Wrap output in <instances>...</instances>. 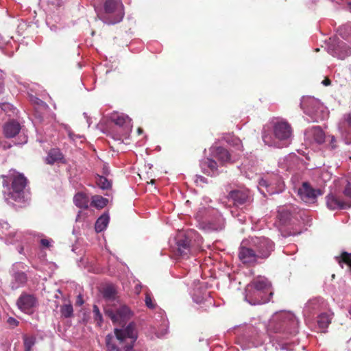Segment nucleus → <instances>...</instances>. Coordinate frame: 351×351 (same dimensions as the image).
<instances>
[{"label":"nucleus","mask_w":351,"mask_h":351,"mask_svg":"<svg viewBox=\"0 0 351 351\" xmlns=\"http://www.w3.org/2000/svg\"><path fill=\"white\" fill-rule=\"evenodd\" d=\"M339 34L348 43L339 39L334 40L330 48L332 54L339 59H344L351 55V24L341 26L338 29Z\"/></svg>","instance_id":"obj_5"},{"label":"nucleus","mask_w":351,"mask_h":351,"mask_svg":"<svg viewBox=\"0 0 351 351\" xmlns=\"http://www.w3.org/2000/svg\"><path fill=\"white\" fill-rule=\"evenodd\" d=\"M108 203V199L100 195H94L92 197L91 205L97 208H103Z\"/></svg>","instance_id":"obj_31"},{"label":"nucleus","mask_w":351,"mask_h":351,"mask_svg":"<svg viewBox=\"0 0 351 351\" xmlns=\"http://www.w3.org/2000/svg\"><path fill=\"white\" fill-rule=\"evenodd\" d=\"M227 142L232 145V146L236 147L237 149H242L243 145L239 138L234 136H232L229 140L227 141Z\"/></svg>","instance_id":"obj_37"},{"label":"nucleus","mask_w":351,"mask_h":351,"mask_svg":"<svg viewBox=\"0 0 351 351\" xmlns=\"http://www.w3.org/2000/svg\"><path fill=\"white\" fill-rule=\"evenodd\" d=\"M8 236V239L10 240V243H12L15 241H21L22 233L18 232H10Z\"/></svg>","instance_id":"obj_38"},{"label":"nucleus","mask_w":351,"mask_h":351,"mask_svg":"<svg viewBox=\"0 0 351 351\" xmlns=\"http://www.w3.org/2000/svg\"><path fill=\"white\" fill-rule=\"evenodd\" d=\"M75 206L82 208H88V199L86 195L82 193H77L73 198Z\"/></svg>","instance_id":"obj_29"},{"label":"nucleus","mask_w":351,"mask_h":351,"mask_svg":"<svg viewBox=\"0 0 351 351\" xmlns=\"http://www.w3.org/2000/svg\"><path fill=\"white\" fill-rule=\"evenodd\" d=\"M84 115L87 119V123L88 124V126H90V119L87 117V114L86 112H84Z\"/></svg>","instance_id":"obj_53"},{"label":"nucleus","mask_w":351,"mask_h":351,"mask_svg":"<svg viewBox=\"0 0 351 351\" xmlns=\"http://www.w3.org/2000/svg\"><path fill=\"white\" fill-rule=\"evenodd\" d=\"M104 23L114 25L122 21L124 16L123 5L121 0H104V11L97 14Z\"/></svg>","instance_id":"obj_4"},{"label":"nucleus","mask_w":351,"mask_h":351,"mask_svg":"<svg viewBox=\"0 0 351 351\" xmlns=\"http://www.w3.org/2000/svg\"><path fill=\"white\" fill-rule=\"evenodd\" d=\"M141 287H142V286H141V284H137V285H136L135 289H136V293H137L138 294L140 293L141 289Z\"/></svg>","instance_id":"obj_51"},{"label":"nucleus","mask_w":351,"mask_h":351,"mask_svg":"<svg viewBox=\"0 0 351 351\" xmlns=\"http://www.w3.org/2000/svg\"><path fill=\"white\" fill-rule=\"evenodd\" d=\"M27 136H23V140L22 141V142H21V144H22V143H26V142H27Z\"/></svg>","instance_id":"obj_54"},{"label":"nucleus","mask_w":351,"mask_h":351,"mask_svg":"<svg viewBox=\"0 0 351 351\" xmlns=\"http://www.w3.org/2000/svg\"><path fill=\"white\" fill-rule=\"evenodd\" d=\"M63 159V155L60 149H51L45 159L47 164L53 165L55 162H60Z\"/></svg>","instance_id":"obj_24"},{"label":"nucleus","mask_w":351,"mask_h":351,"mask_svg":"<svg viewBox=\"0 0 351 351\" xmlns=\"http://www.w3.org/2000/svg\"><path fill=\"white\" fill-rule=\"evenodd\" d=\"M7 322L10 326H16L19 324V322L16 319H14V317H10L8 319Z\"/></svg>","instance_id":"obj_45"},{"label":"nucleus","mask_w":351,"mask_h":351,"mask_svg":"<svg viewBox=\"0 0 351 351\" xmlns=\"http://www.w3.org/2000/svg\"><path fill=\"white\" fill-rule=\"evenodd\" d=\"M193 300L197 303H202V300H203V298H196L194 297Z\"/></svg>","instance_id":"obj_52"},{"label":"nucleus","mask_w":351,"mask_h":351,"mask_svg":"<svg viewBox=\"0 0 351 351\" xmlns=\"http://www.w3.org/2000/svg\"><path fill=\"white\" fill-rule=\"evenodd\" d=\"M245 300L252 305H259L267 302L270 297H266L263 293L255 292V289L248 290V285L245 288ZM272 295V292L269 293V296Z\"/></svg>","instance_id":"obj_14"},{"label":"nucleus","mask_w":351,"mask_h":351,"mask_svg":"<svg viewBox=\"0 0 351 351\" xmlns=\"http://www.w3.org/2000/svg\"><path fill=\"white\" fill-rule=\"evenodd\" d=\"M322 84L326 86H329L330 84V80L326 77L322 82Z\"/></svg>","instance_id":"obj_50"},{"label":"nucleus","mask_w":351,"mask_h":351,"mask_svg":"<svg viewBox=\"0 0 351 351\" xmlns=\"http://www.w3.org/2000/svg\"><path fill=\"white\" fill-rule=\"evenodd\" d=\"M110 220V217L108 214H104L100 216L95 222V229L97 232H101L104 230Z\"/></svg>","instance_id":"obj_26"},{"label":"nucleus","mask_w":351,"mask_h":351,"mask_svg":"<svg viewBox=\"0 0 351 351\" xmlns=\"http://www.w3.org/2000/svg\"><path fill=\"white\" fill-rule=\"evenodd\" d=\"M324 302L321 298H313L309 300L304 308V315L310 317L315 312L320 310Z\"/></svg>","instance_id":"obj_19"},{"label":"nucleus","mask_w":351,"mask_h":351,"mask_svg":"<svg viewBox=\"0 0 351 351\" xmlns=\"http://www.w3.org/2000/svg\"><path fill=\"white\" fill-rule=\"evenodd\" d=\"M21 130L20 124L12 121L5 124L3 127V133L6 138H13L19 133Z\"/></svg>","instance_id":"obj_20"},{"label":"nucleus","mask_w":351,"mask_h":351,"mask_svg":"<svg viewBox=\"0 0 351 351\" xmlns=\"http://www.w3.org/2000/svg\"><path fill=\"white\" fill-rule=\"evenodd\" d=\"M201 168L208 173H215L217 170V164L216 161L210 158H206L201 161Z\"/></svg>","instance_id":"obj_23"},{"label":"nucleus","mask_w":351,"mask_h":351,"mask_svg":"<svg viewBox=\"0 0 351 351\" xmlns=\"http://www.w3.org/2000/svg\"><path fill=\"white\" fill-rule=\"evenodd\" d=\"M2 146L3 147L4 149L10 148L11 147L10 145H6L5 144L2 145Z\"/></svg>","instance_id":"obj_56"},{"label":"nucleus","mask_w":351,"mask_h":351,"mask_svg":"<svg viewBox=\"0 0 351 351\" xmlns=\"http://www.w3.org/2000/svg\"><path fill=\"white\" fill-rule=\"evenodd\" d=\"M239 258L243 263L250 265L258 263L260 260L259 257L256 256L255 249L251 247L250 240L248 243L246 241L241 243L239 250Z\"/></svg>","instance_id":"obj_9"},{"label":"nucleus","mask_w":351,"mask_h":351,"mask_svg":"<svg viewBox=\"0 0 351 351\" xmlns=\"http://www.w3.org/2000/svg\"><path fill=\"white\" fill-rule=\"evenodd\" d=\"M79 302H80V304H82V302H81V300L77 301V303H79Z\"/></svg>","instance_id":"obj_62"},{"label":"nucleus","mask_w":351,"mask_h":351,"mask_svg":"<svg viewBox=\"0 0 351 351\" xmlns=\"http://www.w3.org/2000/svg\"><path fill=\"white\" fill-rule=\"evenodd\" d=\"M35 343V340L32 337H24V347L25 351H31L33 346Z\"/></svg>","instance_id":"obj_36"},{"label":"nucleus","mask_w":351,"mask_h":351,"mask_svg":"<svg viewBox=\"0 0 351 351\" xmlns=\"http://www.w3.org/2000/svg\"><path fill=\"white\" fill-rule=\"evenodd\" d=\"M304 113L308 115L313 122H319L326 119L328 116L327 109L315 99H308L301 103Z\"/></svg>","instance_id":"obj_7"},{"label":"nucleus","mask_w":351,"mask_h":351,"mask_svg":"<svg viewBox=\"0 0 351 351\" xmlns=\"http://www.w3.org/2000/svg\"><path fill=\"white\" fill-rule=\"evenodd\" d=\"M189 242H190V241L186 237H184V239H180L178 240L177 250H178V254L180 256H187L188 254L189 253V252H190Z\"/></svg>","instance_id":"obj_25"},{"label":"nucleus","mask_w":351,"mask_h":351,"mask_svg":"<svg viewBox=\"0 0 351 351\" xmlns=\"http://www.w3.org/2000/svg\"><path fill=\"white\" fill-rule=\"evenodd\" d=\"M343 193L345 196L351 198V183L350 182L346 184Z\"/></svg>","instance_id":"obj_43"},{"label":"nucleus","mask_w":351,"mask_h":351,"mask_svg":"<svg viewBox=\"0 0 351 351\" xmlns=\"http://www.w3.org/2000/svg\"><path fill=\"white\" fill-rule=\"evenodd\" d=\"M14 282L12 283V289H16L27 282V276L24 272H17L14 274Z\"/></svg>","instance_id":"obj_28"},{"label":"nucleus","mask_w":351,"mask_h":351,"mask_svg":"<svg viewBox=\"0 0 351 351\" xmlns=\"http://www.w3.org/2000/svg\"><path fill=\"white\" fill-rule=\"evenodd\" d=\"M251 247L255 249L256 256L266 259L274 250V243L265 237H252L250 239Z\"/></svg>","instance_id":"obj_8"},{"label":"nucleus","mask_w":351,"mask_h":351,"mask_svg":"<svg viewBox=\"0 0 351 351\" xmlns=\"http://www.w3.org/2000/svg\"><path fill=\"white\" fill-rule=\"evenodd\" d=\"M50 242L51 241L49 239H43L40 240V243L42 245L49 247L50 246Z\"/></svg>","instance_id":"obj_47"},{"label":"nucleus","mask_w":351,"mask_h":351,"mask_svg":"<svg viewBox=\"0 0 351 351\" xmlns=\"http://www.w3.org/2000/svg\"><path fill=\"white\" fill-rule=\"evenodd\" d=\"M102 293L106 300H113L116 298L117 291L113 285H109L103 289Z\"/></svg>","instance_id":"obj_30"},{"label":"nucleus","mask_w":351,"mask_h":351,"mask_svg":"<svg viewBox=\"0 0 351 351\" xmlns=\"http://www.w3.org/2000/svg\"><path fill=\"white\" fill-rule=\"evenodd\" d=\"M327 138V141H328V145L331 149H335L337 148V141L334 136H328Z\"/></svg>","instance_id":"obj_42"},{"label":"nucleus","mask_w":351,"mask_h":351,"mask_svg":"<svg viewBox=\"0 0 351 351\" xmlns=\"http://www.w3.org/2000/svg\"><path fill=\"white\" fill-rule=\"evenodd\" d=\"M274 134L275 138L266 134H263V140L266 145L280 148L289 145L292 137V130L291 125L284 121H277L274 124Z\"/></svg>","instance_id":"obj_3"},{"label":"nucleus","mask_w":351,"mask_h":351,"mask_svg":"<svg viewBox=\"0 0 351 351\" xmlns=\"http://www.w3.org/2000/svg\"><path fill=\"white\" fill-rule=\"evenodd\" d=\"M93 312L95 320L97 322L99 325H100L102 322V315H101L97 306H96V305L93 306Z\"/></svg>","instance_id":"obj_39"},{"label":"nucleus","mask_w":351,"mask_h":351,"mask_svg":"<svg viewBox=\"0 0 351 351\" xmlns=\"http://www.w3.org/2000/svg\"><path fill=\"white\" fill-rule=\"evenodd\" d=\"M79 302H80V304H82V302H81V300L77 301V303H79Z\"/></svg>","instance_id":"obj_63"},{"label":"nucleus","mask_w":351,"mask_h":351,"mask_svg":"<svg viewBox=\"0 0 351 351\" xmlns=\"http://www.w3.org/2000/svg\"><path fill=\"white\" fill-rule=\"evenodd\" d=\"M195 182H206V178L202 176H197Z\"/></svg>","instance_id":"obj_49"},{"label":"nucleus","mask_w":351,"mask_h":351,"mask_svg":"<svg viewBox=\"0 0 351 351\" xmlns=\"http://www.w3.org/2000/svg\"><path fill=\"white\" fill-rule=\"evenodd\" d=\"M228 197L232 200L234 206L239 207L246 205L252 202V195L247 189H240L231 191Z\"/></svg>","instance_id":"obj_11"},{"label":"nucleus","mask_w":351,"mask_h":351,"mask_svg":"<svg viewBox=\"0 0 351 351\" xmlns=\"http://www.w3.org/2000/svg\"><path fill=\"white\" fill-rule=\"evenodd\" d=\"M212 156L222 164L230 160L229 152L226 149L221 147L212 148Z\"/></svg>","instance_id":"obj_21"},{"label":"nucleus","mask_w":351,"mask_h":351,"mask_svg":"<svg viewBox=\"0 0 351 351\" xmlns=\"http://www.w3.org/2000/svg\"><path fill=\"white\" fill-rule=\"evenodd\" d=\"M111 119L117 125L123 128L125 134H128L132 131V119L128 115L115 113L111 116Z\"/></svg>","instance_id":"obj_15"},{"label":"nucleus","mask_w":351,"mask_h":351,"mask_svg":"<svg viewBox=\"0 0 351 351\" xmlns=\"http://www.w3.org/2000/svg\"><path fill=\"white\" fill-rule=\"evenodd\" d=\"M27 180L23 174L16 173L13 176L11 191L5 193L7 202L13 200L16 202H25L29 199L27 191L25 190Z\"/></svg>","instance_id":"obj_6"},{"label":"nucleus","mask_w":351,"mask_h":351,"mask_svg":"<svg viewBox=\"0 0 351 351\" xmlns=\"http://www.w3.org/2000/svg\"><path fill=\"white\" fill-rule=\"evenodd\" d=\"M298 194L302 201L307 204H313L316 202L318 195L322 194L319 189H313L308 182H304L299 188Z\"/></svg>","instance_id":"obj_12"},{"label":"nucleus","mask_w":351,"mask_h":351,"mask_svg":"<svg viewBox=\"0 0 351 351\" xmlns=\"http://www.w3.org/2000/svg\"><path fill=\"white\" fill-rule=\"evenodd\" d=\"M304 136L309 142H315L321 144L325 141V134L320 127L313 126L307 129L304 132Z\"/></svg>","instance_id":"obj_16"},{"label":"nucleus","mask_w":351,"mask_h":351,"mask_svg":"<svg viewBox=\"0 0 351 351\" xmlns=\"http://www.w3.org/2000/svg\"><path fill=\"white\" fill-rule=\"evenodd\" d=\"M114 334H108L106 337V351H121L130 343H134L137 339V332L134 323H130L123 329L114 328Z\"/></svg>","instance_id":"obj_1"},{"label":"nucleus","mask_w":351,"mask_h":351,"mask_svg":"<svg viewBox=\"0 0 351 351\" xmlns=\"http://www.w3.org/2000/svg\"><path fill=\"white\" fill-rule=\"evenodd\" d=\"M36 304V298L33 295L25 293L21 295L16 302L19 308L27 314L33 313Z\"/></svg>","instance_id":"obj_13"},{"label":"nucleus","mask_w":351,"mask_h":351,"mask_svg":"<svg viewBox=\"0 0 351 351\" xmlns=\"http://www.w3.org/2000/svg\"><path fill=\"white\" fill-rule=\"evenodd\" d=\"M267 192H270V193H274V191H270L269 189H267Z\"/></svg>","instance_id":"obj_60"},{"label":"nucleus","mask_w":351,"mask_h":351,"mask_svg":"<svg viewBox=\"0 0 351 351\" xmlns=\"http://www.w3.org/2000/svg\"><path fill=\"white\" fill-rule=\"evenodd\" d=\"M145 302L146 306L148 308H152V309L154 308L155 304H154V301L152 300L151 295L148 293H146Z\"/></svg>","instance_id":"obj_41"},{"label":"nucleus","mask_w":351,"mask_h":351,"mask_svg":"<svg viewBox=\"0 0 351 351\" xmlns=\"http://www.w3.org/2000/svg\"><path fill=\"white\" fill-rule=\"evenodd\" d=\"M167 332V330H165V332H162V334H160V335H158V337H162V336H163L164 335H165Z\"/></svg>","instance_id":"obj_57"},{"label":"nucleus","mask_w":351,"mask_h":351,"mask_svg":"<svg viewBox=\"0 0 351 351\" xmlns=\"http://www.w3.org/2000/svg\"><path fill=\"white\" fill-rule=\"evenodd\" d=\"M133 346H134V343H130L128 345H125V346H124L125 351H134Z\"/></svg>","instance_id":"obj_48"},{"label":"nucleus","mask_w":351,"mask_h":351,"mask_svg":"<svg viewBox=\"0 0 351 351\" xmlns=\"http://www.w3.org/2000/svg\"><path fill=\"white\" fill-rule=\"evenodd\" d=\"M11 106L7 103L0 104V110L6 111L8 109H10Z\"/></svg>","instance_id":"obj_46"},{"label":"nucleus","mask_w":351,"mask_h":351,"mask_svg":"<svg viewBox=\"0 0 351 351\" xmlns=\"http://www.w3.org/2000/svg\"><path fill=\"white\" fill-rule=\"evenodd\" d=\"M326 206L330 210L346 209L351 208V202H344L339 200L332 193L326 197Z\"/></svg>","instance_id":"obj_18"},{"label":"nucleus","mask_w":351,"mask_h":351,"mask_svg":"<svg viewBox=\"0 0 351 351\" xmlns=\"http://www.w3.org/2000/svg\"><path fill=\"white\" fill-rule=\"evenodd\" d=\"M299 322L291 312L276 314L269 324V330L275 333H288L295 335L298 331Z\"/></svg>","instance_id":"obj_2"},{"label":"nucleus","mask_w":351,"mask_h":351,"mask_svg":"<svg viewBox=\"0 0 351 351\" xmlns=\"http://www.w3.org/2000/svg\"><path fill=\"white\" fill-rule=\"evenodd\" d=\"M231 213H232V215L233 216H234V214L233 210H231Z\"/></svg>","instance_id":"obj_61"},{"label":"nucleus","mask_w":351,"mask_h":351,"mask_svg":"<svg viewBox=\"0 0 351 351\" xmlns=\"http://www.w3.org/2000/svg\"><path fill=\"white\" fill-rule=\"evenodd\" d=\"M106 313L114 324H122L132 316V311L125 305L119 306L115 311L106 310Z\"/></svg>","instance_id":"obj_10"},{"label":"nucleus","mask_w":351,"mask_h":351,"mask_svg":"<svg viewBox=\"0 0 351 351\" xmlns=\"http://www.w3.org/2000/svg\"><path fill=\"white\" fill-rule=\"evenodd\" d=\"M271 287V282L264 277H259L254 279L252 282L248 284V290L255 289V292L265 293L270 289Z\"/></svg>","instance_id":"obj_17"},{"label":"nucleus","mask_w":351,"mask_h":351,"mask_svg":"<svg viewBox=\"0 0 351 351\" xmlns=\"http://www.w3.org/2000/svg\"><path fill=\"white\" fill-rule=\"evenodd\" d=\"M96 182L97 185L102 189H108L111 187L110 182L104 176H99Z\"/></svg>","instance_id":"obj_34"},{"label":"nucleus","mask_w":351,"mask_h":351,"mask_svg":"<svg viewBox=\"0 0 351 351\" xmlns=\"http://www.w3.org/2000/svg\"><path fill=\"white\" fill-rule=\"evenodd\" d=\"M344 123L348 128L343 130L342 127H340L339 129L344 138L345 143L346 144H351V113L344 115Z\"/></svg>","instance_id":"obj_22"},{"label":"nucleus","mask_w":351,"mask_h":351,"mask_svg":"<svg viewBox=\"0 0 351 351\" xmlns=\"http://www.w3.org/2000/svg\"><path fill=\"white\" fill-rule=\"evenodd\" d=\"M276 179L278 180V187L280 189V184H281V181L279 179L278 177L276 176Z\"/></svg>","instance_id":"obj_55"},{"label":"nucleus","mask_w":351,"mask_h":351,"mask_svg":"<svg viewBox=\"0 0 351 351\" xmlns=\"http://www.w3.org/2000/svg\"><path fill=\"white\" fill-rule=\"evenodd\" d=\"M331 319V315L328 313H322L318 316L317 324L318 326L323 330V332H325L326 329L330 324Z\"/></svg>","instance_id":"obj_27"},{"label":"nucleus","mask_w":351,"mask_h":351,"mask_svg":"<svg viewBox=\"0 0 351 351\" xmlns=\"http://www.w3.org/2000/svg\"><path fill=\"white\" fill-rule=\"evenodd\" d=\"M210 228L213 230H221L225 227V220L223 218L220 217L217 220V223L212 221L210 223Z\"/></svg>","instance_id":"obj_35"},{"label":"nucleus","mask_w":351,"mask_h":351,"mask_svg":"<svg viewBox=\"0 0 351 351\" xmlns=\"http://www.w3.org/2000/svg\"><path fill=\"white\" fill-rule=\"evenodd\" d=\"M142 132H143V130H142L141 128H138V134H141V133H142Z\"/></svg>","instance_id":"obj_58"},{"label":"nucleus","mask_w":351,"mask_h":351,"mask_svg":"<svg viewBox=\"0 0 351 351\" xmlns=\"http://www.w3.org/2000/svg\"><path fill=\"white\" fill-rule=\"evenodd\" d=\"M335 258L341 267H343V263L348 265L349 269L351 271V252L348 253L346 252H343L341 253L340 256H336Z\"/></svg>","instance_id":"obj_32"},{"label":"nucleus","mask_w":351,"mask_h":351,"mask_svg":"<svg viewBox=\"0 0 351 351\" xmlns=\"http://www.w3.org/2000/svg\"><path fill=\"white\" fill-rule=\"evenodd\" d=\"M60 313L62 316L65 318L71 317L73 315V308L71 304H64L60 308Z\"/></svg>","instance_id":"obj_33"},{"label":"nucleus","mask_w":351,"mask_h":351,"mask_svg":"<svg viewBox=\"0 0 351 351\" xmlns=\"http://www.w3.org/2000/svg\"><path fill=\"white\" fill-rule=\"evenodd\" d=\"M79 302H80V304H82V302H81V300L77 301V303H79Z\"/></svg>","instance_id":"obj_64"},{"label":"nucleus","mask_w":351,"mask_h":351,"mask_svg":"<svg viewBox=\"0 0 351 351\" xmlns=\"http://www.w3.org/2000/svg\"><path fill=\"white\" fill-rule=\"evenodd\" d=\"M47 2L53 7H60L63 3V0H47Z\"/></svg>","instance_id":"obj_44"},{"label":"nucleus","mask_w":351,"mask_h":351,"mask_svg":"<svg viewBox=\"0 0 351 351\" xmlns=\"http://www.w3.org/2000/svg\"><path fill=\"white\" fill-rule=\"evenodd\" d=\"M274 183L272 181L262 178L259 180L258 187H265L267 189V188L271 187L272 185H274Z\"/></svg>","instance_id":"obj_40"},{"label":"nucleus","mask_w":351,"mask_h":351,"mask_svg":"<svg viewBox=\"0 0 351 351\" xmlns=\"http://www.w3.org/2000/svg\"><path fill=\"white\" fill-rule=\"evenodd\" d=\"M288 219H289V217H286L285 219H283L282 218V217H280V220H283L285 222Z\"/></svg>","instance_id":"obj_59"}]
</instances>
